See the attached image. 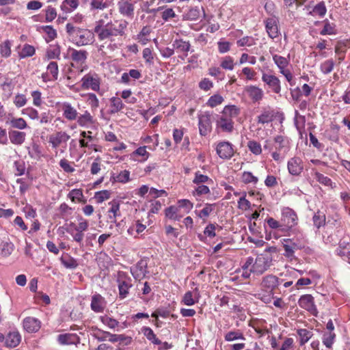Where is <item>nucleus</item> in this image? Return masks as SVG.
<instances>
[{
  "instance_id": "obj_58",
  "label": "nucleus",
  "mask_w": 350,
  "mask_h": 350,
  "mask_svg": "<svg viewBox=\"0 0 350 350\" xmlns=\"http://www.w3.org/2000/svg\"><path fill=\"white\" fill-rule=\"evenodd\" d=\"M83 192L81 189H72L68 193V197L72 202H75V200L81 201V198H83Z\"/></svg>"
},
{
  "instance_id": "obj_64",
  "label": "nucleus",
  "mask_w": 350,
  "mask_h": 350,
  "mask_svg": "<svg viewBox=\"0 0 350 350\" xmlns=\"http://www.w3.org/2000/svg\"><path fill=\"white\" fill-rule=\"evenodd\" d=\"M27 99L23 94H18L15 96L14 103L17 107H22L26 104Z\"/></svg>"
},
{
  "instance_id": "obj_27",
  "label": "nucleus",
  "mask_w": 350,
  "mask_h": 350,
  "mask_svg": "<svg viewBox=\"0 0 350 350\" xmlns=\"http://www.w3.org/2000/svg\"><path fill=\"white\" fill-rule=\"evenodd\" d=\"M297 333L299 336V345L301 346L305 345L313 336L312 332L306 329H299Z\"/></svg>"
},
{
  "instance_id": "obj_49",
  "label": "nucleus",
  "mask_w": 350,
  "mask_h": 350,
  "mask_svg": "<svg viewBox=\"0 0 350 350\" xmlns=\"http://www.w3.org/2000/svg\"><path fill=\"white\" fill-rule=\"evenodd\" d=\"M100 320L102 323L106 325H107L111 329H114L119 324V322L108 316H104L100 317Z\"/></svg>"
},
{
  "instance_id": "obj_51",
  "label": "nucleus",
  "mask_w": 350,
  "mask_h": 350,
  "mask_svg": "<svg viewBox=\"0 0 350 350\" xmlns=\"http://www.w3.org/2000/svg\"><path fill=\"white\" fill-rule=\"evenodd\" d=\"M208 181H211V180L207 176L202 174L199 171L195 173V178L193 180V183L200 185Z\"/></svg>"
},
{
  "instance_id": "obj_6",
  "label": "nucleus",
  "mask_w": 350,
  "mask_h": 350,
  "mask_svg": "<svg viewBox=\"0 0 350 350\" xmlns=\"http://www.w3.org/2000/svg\"><path fill=\"white\" fill-rule=\"evenodd\" d=\"M299 306L303 309L310 312L313 315H317V309L314 304V297L311 295H304L298 301Z\"/></svg>"
},
{
  "instance_id": "obj_5",
  "label": "nucleus",
  "mask_w": 350,
  "mask_h": 350,
  "mask_svg": "<svg viewBox=\"0 0 350 350\" xmlns=\"http://www.w3.org/2000/svg\"><path fill=\"white\" fill-rule=\"evenodd\" d=\"M297 216L295 212L288 207L282 211L281 222L282 226L291 228L297 224Z\"/></svg>"
},
{
  "instance_id": "obj_2",
  "label": "nucleus",
  "mask_w": 350,
  "mask_h": 350,
  "mask_svg": "<svg viewBox=\"0 0 350 350\" xmlns=\"http://www.w3.org/2000/svg\"><path fill=\"white\" fill-rule=\"evenodd\" d=\"M271 257L267 254H260L255 260L252 257L247 258L245 262V267H252V274L259 276L271 267Z\"/></svg>"
},
{
  "instance_id": "obj_1",
  "label": "nucleus",
  "mask_w": 350,
  "mask_h": 350,
  "mask_svg": "<svg viewBox=\"0 0 350 350\" xmlns=\"http://www.w3.org/2000/svg\"><path fill=\"white\" fill-rule=\"evenodd\" d=\"M66 30L72 41L78 46L88 45L94 41V33L87 29H81L75 27L71 23H68Z\"/></svg>"
},
{
  "instance_id": "obj_29",
  "label": "nucleus",
  "mask_w": 350,
  "mask_h": 350,
  "mask_svg": "<svg viewBox=\"0 0 350 350\" xmlns=\"http://www.w3.org/2000/svg\"><path fill=\"white\" fill-rule=\"evenodd\" d=\"M325 213L320 211L315 213L312 217L314 225L318 229L325 224Z\"/></svg>"
},
{
  "instance_id": "obj_39",
  "label": "nucleus",
  "mask_w": 350,
  "mask_h": 350,
  "mask_svg": "<svg viewBox=\"0 0 350 350\" xmlns=\"http://www.w3.org/2000/svg\"><path fill=\"white\" fill-rule=\"evenodd\" d=\"M60 47L59 46H55L53 49H48L46 53V57L48 59H60Z\"/></svg>"
},
{
  "instance_id": "obj_59",
  "label": "nucleus",
  "mask_w": 350,
  "mask_h": 350,
  "mask_svg": "<svg viewBox=\"0 0 350 350\" xmlns=\"http://www.w3.org/2000/svg\"><path fill=\"white\" fill-rule=\"evenodd\" d=\"M79 224L77 226H75V230L76 231H80L83 232L84 231H86L88 228L89 224L88 221L84 219L83 217H80L79 219Z\"/></svg>"
},
{
  "instance_id": "obj_33",
  "label": "nucleus",
  "mask_w": 350,
  "mask_h": 350,
  "mask_svg": "<svg viewBox=\"0 0 350 350\" xmlns=\"http://www.w3.org/2000/svg\"><path fill=\"white\" fill-rule=\"evenodd\" d=\"M202 11L204 12L202 8H192L186 14L185 17L187 18V19L190 21H196L200 18ZM203 13L204 14V12Z\"/></svg>"
},
{
  "instance_id": "obj_55",
  "label": "nucleus",
  "mask_w": 350,
  "mask_h": 350,
  "mask_svg": "<svg viewBox=\"0 0 350 350\" xmlns=\"http://www.w3.org/2000/svg\"><path fill=\"white\" fill-rule=\"evenodd\" d=\"M92 117L91 116L90 113L88 111H85V113L81 116H80L77 120V122L80 126H85L89 122H92Z\"/></svg>"
},
{
  "instance_id": "obj_44",
  "label": "nucleus",
  "mask_w": 350,
  "mask_h": 350,
  "mask_svg": "<svg viewBox=\"0 0 350 350\" xmlns=\"http://www.w3.org/2000/svg\"><path fill=\"white\" fill-rule=\"evenodd\" d=\"M325 25L323 29L321 31L320 34L325 35H333L336 33L334 26L333 24H330L327 20L324 21Z\"/></svg>"
},
{
  "instance_id": "obj_30",
  "label": "nucleus",
  "mask_w": 350,
  "mask_h": 350,
  "mask_svg": "<svg viewBox=\"0 0 350 350\" xmlns=\"http://www.w3.org/2000/svg\"><path fill=\"white\" fill-rule=\"evenodd\" d=\"M35 48L28 44L23 45L21 51L18 52V56L21 59L31 57L35 54Z\"/></svg>"
},
{
  "instance_id": "obj_9",
  "label": "nucleus",
  "mask_w": 350,
  "mask_h": 350,
  "mask_svg": "<svg viewBox=\"0 0 350 350\" xmlns=\"http://www.w3.org/2000/svg\"><path fill=\"white\" fill-rule=\"evenodd\" d=\"M279 278L273 275H267L262 278L261 286L273 295V291L279 285Z\"/></svg>"
},
{
  "instance_id": "obj_47",
  "label": "nucleus",
  "mask_w": 350,
  "mask_h": 350,
  "mask_svg": "<svg viewBox=\"0 0 350 350\" xmlns=\"http://www.w3.org/2000/svg\"><path fill=\"white\" fill-rule=\"evenodd\" d=\"M221 230V227L214 224H209L204 229V233L209 237H215V230Z\"/></svg>"
},
{
  "instance_id": "obj_8",
  "label": "nucleus",
  "mask_w": 350,
  "mask_h": 350,
  "mask_svg": "<svg viewBox=\"0 0 350 350\" xmlns=\"http://www.w3.org/2000/svg\"><path fill=\"white\" fill-rule=\"evenodd\" d=\"M217 154L224 159H230L234 155L232 145L228 142H219L216 148Z\"/></svg>"
},
{
  "instance_id": "obj_19",
  "label": "nucleus",
  "mask_w": 350,
  "mask_h": 350,
  "mask_svg": "<svg viewBox=\"0 0 350 350\" xmlns=\"http://www.w3.org/2000/svg\"><path fill=\"white\" fill-rule=\"evenodd\" d=\"M234 123L232 119L229 117H226L221 115L217 120V126L220 128L223 131L230 133L234 129Z\"/></svg>"
},
{
  "instance_id": "obj_63",
  "label": "nucleus",
  "mask_w": 350,
  "mask_h": 350,
  "mask_svg": "<svg viewBox=\"0 0 350 350\" xmlns=\"http://www.w3.org/2000/svg\"><path fill=\"white\" fill-rule=\"evenodd\" d=\"M130 172L127 170L122 171L116 178V181L126 183L129 180Z\"/></svg>"
},
{
  "instance_id": "obj_35",
  "label": "nucleus",
  "mask_w": 350,
  "mask_h": 350,
  "mask_svg": "<svg viewBox=\"0 0 350 350\" xmlns=\"http://www.w3.org/2000/svg\"><path fill=\"white\" fill-rule=\"evenodd\" d=\"M327 12V8L324 1H321L317 3L313 8L312 11L310 12V14L318 15L320 17H323Z\"/></svg>"
},
{
  "instance_id": "obj_50",
  "label": "nucleus",
  "mask_w": 350,
  "mask_h": 350,
  "mask_svg": "<svg viewBox=\"0 0 350 350\" xmlns=\"http://www.w3.org/2000/svg\"><path fill=\"white\" fill-rule=\"evenodd\" d=\"M94 198L98 203H101L110 198V192L107 190L97 191L95 193Z\"/></svg>"
},
{
  "instance_id": "obj_53",
  "label": "nucleus",
  "mask_w": 350,
  "mask_h": 350,
  "mask_svg": "<svg viewBox=\"0 0 350 350\" xmlns=\"http://www.w3.org/2000/svg\"><path fill=\"white\" fill-rule=\"evenodd\" d=\"M239 339L245 340L243 334L239 332H229L225 335V340L227 341H232Z\"/></svg>"
},
{
  "instance_id": "obj_32",
  "label": "nucleus",
  "mask_w": 350,
  "mask_h": 350,
  "mask_svg": "<svg viewBox=\"0 0 350 350\" xmlns=\"http://www.w3.org/2000/svg\"><path fill=\"white\" fill-rule=\"evenodd\" d=\"M273 59L280 69V72L282 70H286V67L289 64V61L287 58L276 54L273 55Z\"/></svg>"
},
{
  "instance_id": "obj_42",
  "label": "nucleus",
  "mask_w": 350,
  "mask_h": 350,
  "mask_svg": "<svg viewBox=\"0 0 350 350\" xmlns=\"http://www.w3.org/2000/svg\"><path fill=\"white\" fill-rule=\"evenodd\" d=\"M247 147L249 150L256 155H258L262 152L260 144L254 140L249 141L247 143Z\"/></svg>"
},
{
  "instance_id": "obj_62",
  "label": "nucleus",
  "mask_w": 350,
  "mask_h": 350,
  "mask_svg": "<svg viewBox=\"0 0 350 350\" xmlns=\"http://www.w3.org/2000/svg\"><path fill=\"white\" fill-rule=\"evenodd\" d=\"M60 167L67 173H72L75 171V168L72 167L68 161L65 159H61L59 161Z\"/></svg>"
},
{
  "instance_id": "obj_15",
  "label": "nucleus",
  "mask_w": 350,
  "mask_h": 350,
  "mask_svg": "<svg viewBox=\"0 0 350 350\" xmlns=\"http://www.w3.org/2000/svg\"><path fill=\"white\" fill-rule=\"evenodd\" d=\"M103 334L109 336V341L111 342H118L120 345H129L132 342V338L124 334H113L109 332H105Z\"/></svg>"
},
{
  "instance_id": "obj_16",
  "label": "nucleus",
  "mask_w": 350,
  "mask_h": 350,
  "mask_svg": "<svg viewBox=\"0 0 350 350\" xmlns=\"http://www.w3.org/2000/svg\"><path fill=\"white\" fill-rule=\"evenodd\" d=\"M70 137V135L65 132H57L54 135H50L49 143L52 144L53 148H56L60 144L66 142Z\"/></svg>"
},
{
  "instance_id": "obj_17",
  "label": "nucleus",
  "mask_w": 350,
  "mask_h": 350,
  "mask_svg": "<svg viewBox=\"0 0 350 350\" xmlns=\"http://www.w3.org/2000/svg\"><path fill=\"white\" fill-rule=\"evenodd\" d=\"M90 306L91 309L95 312H103L105 307V299L99 294L93 295Z\"/></svg>"
},
{
  "instance_id": "obj_14",
  "label": "nucleus",
  "mask_w": 350,
  "mask_h": 350,
  "mask_svg": "<svg viewBox=\"0 0 350 350\" xmlns=\"http://www.w3.org/2000/svg\"><path fill=\"white\" fill-rule=\"evenodd\" d=\"M172 46L176 52L183 53V55L179 56L182 59H184L187 56V53L191 46L189 42H186L183 40H175L173 42Z\"/></svg>"
},
{
  "instance_id": "obj_22",
  "label": "nucleus",
  "mask_w": 350,
  "mask_h": 350,
  "mask_svg": "<svg viewBox=\"0 0 350 350\" xmlns=\"http://www.w3.org/2000/svg\"><path fill=\"white\" fill-rule=\"evenodd\" d=\"M266 31L271 38L278 36V27L277 21L273 18H269L265 21Z\"/></svg>"
},
{
  "instance_id": "obj_28",
  "label": "nucleus",
  "mask_w": 350,
  "mask_h": 350,
  "mask_svg": "<svg viewBox=\"0 0 350 350\" xmlns=\"http://www.w3.org/2000/svg\"><path fill=\"white\" fill-rule=\"evenodd\" d=\"M63 110L64 116L66 119L69 120H73L77 118V110L74 109L70 104H64L63 107Z\"/></svg>"
},
{
  "instance_id": "obj_23",
  "label": "nucleus",
  "mask_w": 350,
  "mask_h": 350,
  "mask_svg": "<svg viewBox=\"0 0 350 350\" xmlns=\"http://www.w3.org/2000/svg\"><path fill=\"white\" fill-rule=\"evenodd\" d=\"M146 264L143 262H138L134 267L131 268V271L136 280H142L145 278L147 270Z\"/></svg>"
},
{
  "instance_id": "obj_41",
  "label": "nucleus",
  "mask_w": 350,
  "mask_h": 350,
  "mask_svg": "<svg viewBox=\"0 0 350 350\" xmlns=\"http://www.w3.org/2000/svg\"><path fill=\"white\" fill-rule=\"evenodd\" d=\"M335 334L333 332H327L323 334V342L328 348H330L334 343Z\"/></svg>"
},
{
  "instance_id": "obj_24",
  "label": "nucleus",
  "mask_w": 350,
  "mask_h": 350,
  "mask_svg": "<svg viewBox=\"0 0 350 350\" xmlns=\"http://www.w3.org/2000/svg\"><path fill=\"white\" fill-rule=\"evenodd\" d=\"M4 340L7 347H15L21 342V335L17 332H10Z\"/></svg>"
},
{
  "instance_id": "obj_40",
  "label": "nucleus",
  "mask_w": 350,
  "mask_h": 350,
  "mask_svg": "<svg viewBox=\"0 0 350 350\" xmlns=\"http://www.w3.org/2000/svg\"><path fill=\"white\" fill-rule=\"evenodd\" d=\"M294 122L297 129L301 131L305 127L306 118L304 116L300 115L297 111H295Z\"/></svg>"
},
{
  "instance_id": "obj_26",
  "label": "nucleus",
  "mask_w": 350,
  "mask_h": 350,
  "mask_svg": "<svg viewBox=\"0 0 350 350\" xmlns=\"http://www.w3.org/2000/svg\"><path fill=\"white\" fill-rule=\"evenodd\" d=\"M71 59L77 63L83 64L85 62L88 57V52L85 50L77 51L76 49H71Z\"/></svg>"
},
{
  "instance_id": "obj_48",
  "label": "nucleus",
  "mask_w": 350,
  "mask_h": 350,
  "mask_svg": "<svg viewBox=\"0 0 350 350\" xmlns=\"http://www.w3.org/2000/svg\"><path fill=\"white\" fill-rule=\"evenodd\" d=\"M224 101V98L221 96L219 94H214L213 96H211L208 102L207 105L210 106L211 107H215L220 104Z\"/></svg>"
},
{
  "instance_id": "obj_43",
  "label": "nucleus",
  "mask_w": 350,
  "mask_h": 350,
  "mask_svg": "<svg viewBox=\"0 0 350 350\" xmlns=\"http://www.w3.org/2000/svg\"><path fill=\"white\" fill-rule=\"evenodd\" d=\"M334 66V61L332 59H327L321 64L320 68L323 73L329 74L332 71Z\"/></svg>"
},
{
  "instance_id": "obj_3",
  "label": "nucleus",
  "mask_w": 350,
  "mask_h": 350,
  "mask_svg": "<svg viewBox=\"0 0 350 350\" xmlns=\"http://www.w3.org/2000/svg\"><path fill=\"white\" fill-rule=\"evenodd\" d=\"M128 23L125 21H120V23H112L109 22L105 24V29L99 33L98 39L104 40L105 39L111 40L114 36H122L124 34V31L127 27Z\"/></svg>"
},
{
  "instance_id": "obj_46",
  "label": "nucleus",
  "mask_w": 350,
  "mask_h": 350,
  "mask_svg": "<svg viewBox=\"0 0 350 350\" xmlns=\"http://www.w3.org/2000/svg\"><path fill=\"white\" fill-rule=\"evenodd\" d=\"M215 206V204H206L205 206L198 213H197L198 216L200 218L208 217L211 213L213 211V207Z\"/></svg>"
},
{
  "instance_id": "obj_11",
  "label": "nucleus",
  "mask_w": 350,
  "mask_h": 350,
  "mask_svg": "<svg viewBox=\"0 0 350 350\" xmlns=\"http://www.w3.org/2000/svg\"><path fill=\"white\" fill-rule=\"evenodd\" d=\"M287 167L289 173L293 176H299L304 169L301 159L299 157L291 158L288 161Z\"/></svg>"
},
{
  "instance_id": "obj_25",
  "label": "nucleus",
  "mask_w": 350,
  "mask_h": 350,
  "mask_svg": "<svg viewBox=\"0 0 350 350\" xmlns=\"http://www.w3.org/2000/svg\"><path fill=\"white\" fill-rule=\"evenodd\" d=\"M245 91L248 94L249 96L254 100V101H258L262 99L263 96V92L262 90L254 85H250L246 88Z\"/></svg>"
},
{
  "instance_id": "obj_37",
  "label": "nucleus",
  "mask_w": 350,
  "mask_h": 350,
  "mask_svg": "<svg viewBox=\"0 0 350 350\" xmlns=\"http://www.w3.org/2000/svg\"><path fill=\"white\" fill-rule=\"evenodd\" d=\"M239 114V109L234 105L226 106L222 111V115L226 117L232 118L236 117Z\"/></svg>"
},
{
  "instance_id": "obj_34",
  "label": "nucleus",
  "mask_w": 350,
  "mask_h": 350,
  "mask_svg": "<svg viewBox=\"0 0 350 350\" xmlns=\"http://www.w3.org/2000/svg\"><path fill=\"white\" fill-rule=\"evenodd\" d=\"M274 118L273 112L265 110L258 116V122L260 124H266L273 121Z\"/></svg>"
},
{
  "instance_id": "obj_18",
  "label": "nucleus",
  "mask_w": 350,
  "mask_h": 350,
  "mask_svg": "<svg viewBox=\"0 0 350 350\" xmlns=\"http://www.w3.org/2000/svg\"><path fill=\"white\" fill-rule=\"evenodd\" d=\"M82 87L85 89L91 88L96 91L99 90L100 83L97 78L93 77L90 75H86L82 78Z\"/></svg>"
},
{
  "instance_id": "obj_54",
  "label": "nucleus",
  "mask_w": 350,
  "mask_h": 350,
  "mask_svg": "<svg viewBox=\"0 0 350 350\" xmlns=\"http://www.w3.org/2000/svg\"><path fill=\"white\" fill-rule=\"evenodd\" d=\"M237 43L239 46H251L255 44V40L252 37L245 36L239 40Z\"/></svg>"
},
{
  "instance_id": "obj_12",
  "label": "nucleus",
  "mask_w": 350,
  "mask_h": 350,
  "mask_svg": "<svg viewBox=\"0 0 350 350\" xmlns=\"http://www.w3.org/2000/svg\"><path fill=\"white\" fill-rule=\"evenodd\" d=\"M120 13L126 17L133 18L134 14V5L128 0H120L118 3Z\"/></svg>"
},
{
  "instance_id": "obj_56",
  "label": "nucleus",
  "mask_w": 350,
  "mask_h": 350,
  "mask_svg": "<svg viewBox=\"0 0 350 350\" xmlns=\"http://www.w3.org/2000/svg\"><path fill=\"white\" fill-rule=\"evenodd\" d=\"M57 16V12L54 8L51 6H48L46 10V21L51 22L53 21Z\"/></svg>"
},
{
  "instance_id": "obj_61",
  "label": "nucleus",
  "mask_w": 350,
  "mask_h": 350,
  "mask_svg": "<svg viewBox=\"0 0 350 350\" xmlns=\"http://www.w3.org/2000/svg\"><path fill=\"white\" fill-rule=\"evenodd\" d=\"M1 54L4 57H8L11 53L10 43L6 41L1 44Z\"/></svg>"
},
{
  "instance_id": "obj_21",
  "label": "nucleus",
  "mask_w": 350,
  "mask_h": 350,
  "mask_svg": "<svg viewBox=\"0 0 350 350\" xmlns=\"http://www.w3.org/2000/svg\"><path fill=\"white\" fill-rule=\"evenodd\" d=\"M8 135L10 142L17 146L23 144L26 137V133L25 132L16 130L9 131Z\"/></svg>"
},
{
  "instance_id": "obj_38",
  "label": "nucleus",
  "mask_w": 350,
  "mask_h": 350,
  "mask_svg": "<svg viewBox=\"0 0 350 350\" xmlns=\"http://www.w3.org/2000/svg\"><path fill=\"white\" fill-rule=\"evenodd\" d=\"M10 124L12 128L17 129H24L27 127V124L26 121L22 118H12L10 121Z\"/></svg>"
},
{
  "instance_id": "obj_45",
  "label": "nucleus",
  "mask_w": 350,
  "mask_h": 350,
  "mask_svg": "<svg viewBox=\"0 0 350 350\" xmlns=\"http://www.w3.org/2000/svg\"><path fill=\"white\" fill-rule=\"evenodd\" d=\"M48 72L53 76L54 80H57L58 78V65L55 62H51L47 66Z\"/></svg>"
},
{
  "instance_id": "obj_36",
  "label": "nucleus",
  "mask_w": 350,
  "mask_h": 350,
  "mask_svg": "<svg viewBox=\"0 0 350 350\" xmlns=\"http://www.w3.org/2000/svg\"><path fill=\"white\" fill-rule=\"evenodd\" d=\"M111 105L112 108L111 110V113H115L120 111L124 107L122 100L118 97H112L111 98Z\"/></svg>"
},
{
  "instance_id": "obj_52",
  "label": "nucleus",
  "mask_w": 350,
  "mask_h": 350,
  "mask_svg": "<svg viewBox=\"0 0 350 350\" xmlns=\"http://www.w3.org/2000/svg\"><path fill=\"white\" fill-rule=\"evenodd\" d=\"M243 182L245 184L254 183L258 182V178L254 176L250 172H244L242 174Z\"/></svg>"
},
{
  "instance_id": "obj_60",
  "label": "nucleus",
  "mask_w": 350,
  "mask_h": 350,
  "mask_svg": "<svg viewBox=\"0 0 350 350\" xmlns=\"http://www.w3.org/2000/svg\"><path fill=\"white\" fill-rule=\"evenodd\" d=\"M221 66L227 70H232L234 68L233 59L231 57L228 56L224 58L221 64Z\"/></svg>"
},
{
  "instance_id": "obj_20",
  "label": "nucleus",
  "mask_w": 350,
  "mask_h": 350,
  "mask_svg": "<svg viewBox=\"0 0 350 350\" xmlns=\"http://www.w3.org/2000/svg\"><path fill=\"white\" fill-rule=\"evenodd\" d=\"M23 327L28 332H36L40 327V322L34 317H28L23 320Z\"/></svg>"
},
{
  "instance_id": "obj_13",
  "label": "nucleus",
  "mask_w": 350,
  "mask_h": 350,
  "mask_svg": "<svg viewBox=\"0 0 350 350\" xmlns=\"http://www.w3.org/2000/svg\"><path fill=\"white\" fill-rule=\"evenodd\" d=\"M57 341L62 345H77L80 342V338L76 334H64L57 336Z\"/></svg>"
},
{
  "instance_id": "obj_10",
  "label": "nucleus",
  "mask_w": 350,
  "mask_h": 350,
  "mask_svg": "<svg viewBox=\"0 0 350 350\" xmlns=\"http://www.w3.org/2000/svg\"><path fill=\"white\" fill-rule=\"evenodd\" d=\"M262 79L269 85L273 92L276 94L280 92V81L278 77L274 75L264 73L262 75Z\"/></svg>"
},
{
  "instance_id": "obj_4",
  "label": "nucleus",
  "mask_w": 350,
  "mask_h": 350,
  "mask_svg": "<svg viewBox=\"0 0 350 350\" xmlns=\"http://www.w3.org/2000/svg\"><path fill=\"white\" fill-rule=\"evenodd\" d=\"M117 282L119 288V295L121 299H124L129 294V290L132 287L131 278L124 272L118 273Z\"/></svg>"
},
{
  "instance_id": "obj_31",
  "label": "nucleus",
  "mask_w": 350,
  "mask_h": 350,
  "mask_svg": "<svg viewBox=\"0 0 350 350\" xmlns=\"http://www.w3.org/2000/svg\"><path fill=\"white\" fill-rule=\"evenodd\" d=\"M78 5L79 0H64L61 5V9L66 12H70Z\"/></svg>"
},
{
  "instance_id": "obj_7",
  "label": "nucleus",
  "mask_w": 350,
  "mask_h": 350,
  "mask_svg": "<svg viewBox=\"0 0 350 350\" xmlns=\"http://www.w3.org/2000/svg\"><path fill=\"white\" fill-rule=\"evenodd\" d=\"M211 114L205 112L199 116V131L201 135H206L211 131Z\"/></svg>"
},
{
  "instance_id": "obj_57",
  "label": "nucleus",
  "mask_w": 350,
  "mask_h": 350,
  "mask_svg": "<svg viewBox=\"0 0 350 350\" xmlns=\"http://www.w3.org/2000/svg\"><path fill=\"white\" fill-rule=\"evenodd\" d=\"M314 178L318 182L325 185H329L331 184V179L329 178L318 172H314Z\"/></svg>"
}]
</instances>
